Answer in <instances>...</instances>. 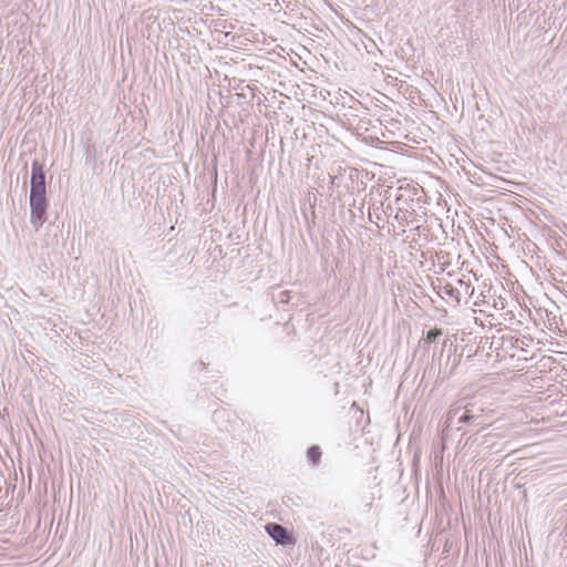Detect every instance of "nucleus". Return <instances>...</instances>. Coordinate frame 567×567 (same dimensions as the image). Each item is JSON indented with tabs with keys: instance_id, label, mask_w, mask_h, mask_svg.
Returning a JSON list of instances; mask_svg holds the SVG:
<instances>
[{
	"instance_id": "2",
	"label": "nucleus",
	"mask_w": 567,
	"mask_h": 567,
	"mask_svg": "<svg viewBox=\"0 0 567 567\" xmlns=\"http://www.w3.org/2000/svg\"><path fill=\"white\" fill-rule=\"evenodd\" d=\"M267 533L274 538L277 544L292 545L295 539L288 534L287 529L279 524L270 523L266 526Z\"/></svg>"
},
{
	"instance_id": "3",
	"label": "nucleus",
	"mask_w": 567,
	"mask_h": 567,
	"mask_svg": "<svg viewBox=\"0 0 567 567\" xmlns=\"http://www.w3.org/2000/svg\"><path fill=\"white\" fill-rule=\"evenodd\" d=\"M307 456L312 464H317L321 458V451L319 446H311L307 452Z\"/></svg>"
},
{
	"instance_id": "4",
	"label": "nucleus",
	"mask_w": 567,
	"mask_h": 567,
	"mask_svg": "<svg viewBox=\"0 0 567 567\" xmlns=\"http://www.w3.org/2000/svg\"><path fill=\"white\" fill-rule=\"evenodd\" d=\"M441 334H442V330L441 329H437V328L431 329V330L427 331L425 340L427 342H432L437 337H440Z\"/></svg>"
},
{
	"instance_id": "1",
	"label": "nucleus",
	"mask_w": 567,
	"mask_h": 567,
	"mask_svg": "<svg viewBox=\"0 0 567 567\" xmlns=\"http://www.w3.org/2000/svg\"><path fill=\"white\" fill-rule=\"evenodd\" d=\"M31 224L35 229L45 221L48 202L45 197V177L40 163H32L31 192H30Z\"/></svg>"
}]
</instances>
